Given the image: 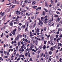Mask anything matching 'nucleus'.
Here are the masks:
<instances>
[{
  "instance_id": "1",
  "label": "nucleus",
  "mask_w": 62,
  "mask_h": 62,
  "mask_svg": "<svg viewBox=\"0 0 62 62\" xmlns=\"http://www.w3.org/2000/svg\"><path fill=\"white\" fill-rule=\"evenodd\" d=\"M17 30L16 29H15V30L13 31V32H12V33L14 35H15V32Z\"/></svg>"
},
{
  "instance_id": "2",
  "label": "nucleus",
  "mask_w": 62,
  "mask_h": 62,
  "mask_svg": "<svg viewBox=\"0 0 62 62\" xmlns=\"http://www.w3.org/2000/svg\"><path fill=\"white\" fill-rule=\"evenodd\" d=\"M38 41L37 40H36L35 41H33V42L34 43H35L36 45H38Z\"/></svg>"
},
{
  "instance_id": "3",
  "label": "nucleus",
  "mask_w": 62,
  "mask_h": 62,
  "mask_svg": "<svg viewBox=\"0 0 62 62\" xmlns=\"http://www.w3.org/2000/svg\"><path fill=\"white\" fill-rule=\"evenodd\" d=\"M21 36V35H18L17 36V37L15 39L16 40H18L19 39V36Z\"/></svg>"
},
{
  "instance_id": "4",
  "label": "nucleus",
  "mask_w": 62,
  "mask_h": 62,
  "mask_svg": "<svg viewBox=\"0 0 62 62\" xmlns=\"http://www.w3.org/2000/svg\"><path fill=\"white\" fill-rule=\"evenodd\" d=\"M39 23L40 26H42V24H43V23L41 21H40Z\"/></svg>"
},
{
  "instance_id": "5",
  "label": "nucleus",
  "mask_w": 62,
  "mask_h": 62,
  "mask_svg": "<svg viewBox=\"0 0 62 62\" xmlns=\"http://www.w3.org/2000/svg\"><path fill=\"white\" fill-rule=\"evenodd\" d=\"M0 14L1 16H4V15L5 14L4 12H3L2 13V11L0 12Z\"/></svg>"
},
{
  "instance_id": "6",
  "label": "nucleus",
  "mask_w": 62,
  "mask_h": 62,
  "mask_svg": "<svg viewBox=\"0 0 62 62\" xmlns=\"http://www.w3.org/2000/svg\"><path fill=\"white\" fill-rule=\"evenodd\" d=\"M16 14H17L18 15V14H20L21 13V12H20V11H17L16 12Z\"/></svg>"
},
{
  "instance_id": "7",
  "label": "nucleus",
  "mask_w": 62,
  "mask_h": 62,
  "mask_svg": "<svg viewBox=\"0 0 62 62\" xmlns=\"http://www.w3.org/2000/svg\"><path fill=\"white\" fill-rule=\"evenodd\" d=\"M21 29H22V27H21V26H19L18 27V30H19V31H20V30H21Z\"/></svg>"
},
{
  "instance_id": "8",
  "label": "nucleus",
  "mask_w": 62,
  "mask_h": 62,
  "mask_svg": "<svg viewBox=\"0 0 62 62\" xmlns=\"http://www.w3.org/2000/svg\"><path fill=\"white\" fill-rule=\"evenodd\" d=\"M19 51L20 52H23V51H24V49L22 48L20 49Z\"/></svg>"
},
{
  "instance_id": "9",
  "label": "nucleus",
  "mask_w": 62,
  "mask_h": 62,
  "mask_svg": "<svg viewBox=\"0 0 62 62\" xmlns=\"http://www.w3.org/2000/svg\"><path fill=\"white\" fill-rule=\"evenodd\" d=\"M39 32V28H37L36 30V32L38 33V32Z\"/></svg>"
},
{
  "instance_id": "10",
  "label": "nucleus",
  "mask_w": 62,
  "mask_h": 62,
  "mask_svg": "<svg viewBox=\"0 0 62 62\" xmlns=\"http://www.w3.org/2000/svg\"><path fill=\"white\" fill-rule=\"evenodd\" d=\"M48 25H50V24L51 23V20H50L49 21H48Z\"/></svg>"
},
{
  "instance_id": "11",
  "label": "nucleus",
  "mask_w": 62,
  "mask_h": 62,
  "mask_svg": "<svg viewBox=\"0 0 62 62\" xmlns=\"http://www.w3.org/2000/svg\"><path fill=\"white\" fill-rule=\"evenodd\" d=\"M60 39H61V38H59L58 39H57L56 40L57 41V42H59V41H58V40H60Z\"/></svg>"
},
{
  "instance_id": "12",
  "label": "nucleus",
  "mask_w": 62,
  "mask_h": 62,
  "mask_svg": "<svg viewBox=\"0 0 62 62\" xmlns=\"http://www.w3.org/2000/svg\"><path fill=\"white\" fill-rule=\"evenodd\" d=\"M10 25L11 26H12L13 25V23L12 22H10Z\"/></svg>"
},
{
  "instance_id": "13",
  "label": "nucleus",
  "mask_w": 62,
  "mask_h": 62,
  "mask_svg": "<svg viewBox=\"0 0 62 62\" xmlns=\"http://www.w3.org/2000/svg\"><path fill=\"white\" fill-rule=\"evenodd\" d=\"M24 2H25V3H23L24 4H26V3H27L28 1H27V0H25Z\"/></svg>"
},
{
  "instance_id": "14",
  "label": "nucleus",
  "mask_w": 62,
  "mask_h": 62,
  "mask_svg": "<svg viewBox=\"0 0 62 62\" xmlns=\"http://www.w3.org/2000/svg\"><path fill=\"white\" fill-rule=\"evenodd\" d=\"M28 53H26L25 54V56H27V55H28Z\"/></svg>"
},
{
  "instance_id": "15",
  "label": "nucleus",
  "mask_w": 62,
  "mask_h": 62,
  "mask_svg": "<svg viewBox=\"0 0 62 62\" xmlns=\"http://www.w3.org/2000/svg\"><path fill=\"white\" fill-rule=\"evenodd\" d=\"M35 3H36V2H35V1H33L32 3V4L33 5H35Z\"/></svg>"
},
{
  "instance_id": "16",
  "label": "nucleus",
  "mask_w": 62,
  "mask_h": 62,
  "mask_svg": "<svg viewBox=\"0 0 62 62\" xmlns=\"http://www.w3.org/2000/svg\"><path fill=\"white\" fill-rule=\"evenodd\" d=\"M60 45V46L61 47V46H62V44L61 43H59L58 44V46H59Z\"/></svg>"
},
{
  "instance_id": "17",
  "label": "nucleus",
  "mask_w": 62,
  "mask_h": 62,
  "mask_svg": "<svg viewBox=\"0 0 62 62\" xmlns=\"http://www.w3.org/2000/svg\"><path fill=\"white\" fill-rule=\"evenodd\" d=\"M53 47H51V48L50 49V50H51V51H53Z\"/></svg>"
},
{
  "instance_id": "18",
  "label": "nucleus",
  "mask_w": 62,
  "mask_h": 62,
  "mask_svg": "<svg viewBox=\"0 0 62 62\" xmlns=\"http://www.w3.org/2000/svg\"><path fill=\"white\" fill-rule=\"evenodd\" d=\"M33 46L31 47L29 49V50H32V49H33Z\"/></svg>"
},
{
  "instance_id": "19",
  "label": "nucleus",
  "mask_w": 62,
  "mask_h": 62,
  "mask_svg": "<svg viewBox=\"0 0 62 62\" xmlns=\"http://www.w3.org/2000/svg\"><path fill=\"white\" fill-rule=\"evenodd\" d=\"M45 11H44L43 12V15H44V16H45Z\"/></svg>"
},
{
  "instance_id": "20",
  "label": "nucleus",
  "mask_w": 62,
  "mask_h": 62,
  "mask_svg": "<svg viewBox=\"0 0 62 62\" xmlns=\"http://www.w3.org/2000/svg\"><path fill=\"white\" fill-rule=\"evenodd\" d=\"M45 5L46 8H47V7H48V5L47 4H45Z\"/></svg>"
},
{
  "instance_id": "21",
  "label": "nucleus",
  "mask_w": 62,
  "mask_h": 62,
  "mask_svg": "<svg viewBox=\"0 0 62 62\" xmlns=\"http://www.w3.org/2000/svg\"><path fill=\"white\" fill-rule=\"evenodd\" d=\"M51 3L52 4H54V2H53V1H52V0H51Z\"/></svg>"
},
{
  "instance_id": "22",
  "label": "nucleus",
  "mask_w": 62,
  "mask_h": 62,
  "mask_svg": "<svg viewBox=\"0 0 62 62\" xmlns=\"http://www.w3.org/2000/svg\"><path fill=\"white\" fill-rule=\"evenodd\" d=\"M46 48V46L45 45H44V46L43 47V50H44L45 48Z\"/></svg>"
},
{
  "instance_id": "23",
  "label": "nucleus",
  "mask_w": 62,
  "mask_h": 62,
  "mask_svg": "<svg viewBox=\"0 0 62 62\" xmlns=\"http://www.w3.org/2000/svg\"><path fill=\"white\" fill-rule=\"evenodd\" d=\"M49 54H52V52L50 51L49 52Z\"/></svg>"
},
{
  "instance_id": "24",
  "label": "nucleus",
  "mask_w": 62,
  "mask_h": 62,
  "mask_svg": "<svg viewBox=\"0 0 62 62\" xmlns=\"http://www.w3.org/2000/svg\"><path fill=\"white\" fill-rule=\"evenodd\" d=\"M14 3L15 4H18V2H17V1H16V0L15 1Z\"/></svg>"
},
{
  "instance_id": "25",
  "label": "nucleus",
  "mask_w": 62,
  "mask_h": 62,
  "mask_svg": "<svg viewBox=\"0 0 62 62\" xmlns=\"http://www.w3.org/2000/svg\"><path fill=\"white\" fill-rule=\"evenodd\" d=\"M44 31H46V28L44 27Z\"/></svg>"
},
{
  "instance_id": "26",
  "label": "nucleus",
  "mask_w": 62,
  "mask_h": 62,
  "mask_svg": "<svg viewBox=\"0 0 62 62\" xmlns=\"http://www.w3.org/2000/svg\"><path fill=\"white\" fill-rule=\"evenodd\" d=\"M57 21L58 22H59L60 21V18H59V17H58V19H57Z\"/></svg>"
},
{
  "instance_id": "27",
  "label": "nucleus",
  "mask_w": 62,
  "mask_h": 62,
  "mask_svg": "<svg viewBox=\"0 0 62 62\" xmlns=\"http://www.w3.org/2000/svg\"><path fill=\"white\" fill-rule=\"evenodd\" d=\"M26 15H28V16H29L30 15L28 13H27L26 14Z\"/></svg>"
},
{
  "instance_id": "28",
  "label": "nucleus",
  "mask_w": 62,
  "mask_h": 62,
  "mask_svg": "<svg viewBox=\"0 0 62 62\" xmlns=\"http://www.w3.org/2000/svg\"><path fill=\"white\" fill-rule=\"evenodd\" d=\"M25 25L22 26V27H23V28H25Z\"/></svg>"
},
{
  "instance_id": "29",
  "label": "nucleus",
  "mask_w": 62,
  "mask_h": 62,
  "mask_svg": "<svg viewBox=\"0 0 62 62\" xmlns=\"http://www.w3.org/2000/svg\"><path fill=\"white\" fill-rule=\"evenodd\" d=\"M36 23H35L33 25L34 28L35 27V26H36Z\"/></svg>"
},
{
  "instance_id": "30",
  "label": "nucleus",
  "mask_w": 62,
  "mask_h": 62,
  "mask_svg": "<svg viewBox=\"0 0 62 62\" xmlns=\"http://www.w3.org/2000/svg\"><path fill=\"white\" fill-rule=\"evenodd\" d=\"M6 26H3V28L4 29H5L6 28Z\"/></svg>"
},
{
  "instance_id": "31",
  "label": "nucleus",
  "mask_w": 62,
  "mask_h": 62,
  "mask_svg": "<svg viewBox=\"0 0 62 62\" xmlns=\"http://www.w3.org/2000/svg\"><path fill=\"white\" fill-rule=\"evenodd\" d=\"M46 42H47V41H45L44 42V44H46Z\"/></svg>"
},
{
  "instance_id": "32",
  "label": "nucleus",
  "mask_w": 62,
  "mask_h": 62,
  "mask_svg": "<svg viewBox=\"0 0 62 62\" xmlns=\"http://www.w3.org/2000/svg\"><path fill=\"white\" fill-rule=\"evenodd\" d=\"M56 13L57 14H60V13L59 12H58L57 11H56Z\"/></svg>"
},
{
  "instance_id": "33",
  "label": "nucleus",
  "mask_w": 62,
  "mask_h": 62,
  "mask_svg": "<svg viewBox=\"0 0 62 62\" xmlns=\"http://www.w3.org/2000/svg\"><path fill=\"white\" fill-rule=\"evenodd\" d=\"M54 17H58V15H56L55 16H54Z\"/></svg>"
},
{
  "instance_id": "34",
  "label": "nucleus",
  "mask_w": 62,
  "mask_h": 62,
  "mask_svg": "<svg viewBox=\"0 0 62 62\" xmlns=\"http://www.w3.org/2000/svg\"><path fill=\"white\" fill-rule=\"evenodd\" d=\"M7 54L8 55H9V52L7 53Z\"/></svg>"
},
{
  "instance_id": "35",
  "label": "nucleus",
  "mask_w": 62,
  "mask_h": 62,
  "mask_svg": "<svg viewBox=\"0 0 62 62\" xmlns=\"http://www.w3.org/2000/svg\"><path fill=\"white\" fill-rule=\"evenodd\" d=\"M57 34H59V31H57V32L56 33Z\"/></svg>"
},
{
  "instance_id": "36",
  "label": "nucleus",
  "mask_w": 62,
  "mask_h": 62,
  "mask_svg": "<svg viewBox=\"0 0 62 62\" xmlns=\"http://www.w3.org/2000/svg\"><path fill=\"white\" fill-rule=\"evenodd\" d=\"M58 37V35H57L56 36V38H57Z\"/></svg>"
},
{
  "instance_id": "37",
  "label": "nucleus",
  "mask_w": 62,
  "mask_h": 62,
  "mask_svg": "<svg viewBox=\"0 0 62 62\" xmlns=\"http://www.w3.org/2000/svg\"><path fill=\"white\" fill-rule=\"evenodd\" d=\"M36 7H37V6H33V8H36Z\"/></svg>"
},
{
  "instance_id": "38",
  "label": "nucleus",
  "mask_w": 62,
  "mask_h": 62,
  "mask_svg": "<svg viewBox=\"0 0 62 62\" xmlns=\"http://www.w3.org/2000/svg\"><path fill=\"white\" fill-rule=\"evenodd\" d=\"M50 39H51L53 40V39H54V38L53 37H51L50 38Z\"/></svg>"
},
{
  "instance_id": "39",
  "label": "nucleus",
  "mask_w": 62,
  "mask_h": 62,
  "mask_svg": "<svg viewBox=\"0 0 62 62\" xmlns=\"http://www.w3.org/2000/svg\"><path fill=\"white\" fill-rule=\"evenodd\" d=\"M39 48L40 49H42V47L41 46H39Z\"/></svg>"
},
{
  "instance_id": "40",
  "label": "nucleus",
  "mask_w": 62,
  "mask_h": 62,
  "mask_svg": "<svg viewBox=\"0 0 62 62\" xmlns=\"http://www.w3.org/2000/svg\"><path fill=\"white\" fill-rule=\"evenodd\" d=\"M56 38H54V41H55L56 40Z\"/></svg>"
},
{
  "instance_id": "41",
  "label": "nucleus",
  "mask_w": 62,
  "mask_h": 62,
  "mask_svg": "<svg viewBox=\"0 0 62 62\" xmlns=\"http://www.w3.org/2000/svg\"><path fill=\"white\" fill-rule=\"evenodd\" d=\"M50 41H48V44H50Z\"/></svg>"
},
{
  "instance_id": "42",
  "label": "nucleus",
  "mask_w": 62,
  "mask_h": 62,
  "mask_svg": "<svg viewBox=\"0 0 62 62\" xmlns=\"http://www.w3.org/2000/svg\"><path fill=\"white\" fill-rule=\"evenodd\" d=\"M23 48L24 49H26V47L25 46H24L23 47Z\"/></svg>"
},
{
  "instance_id": "43",
  "label": "nucleus",
  "mask_w": 62,
  "mask_h": 62,
  "mask_svg": "<svg viewBox=\"0 0 62 62\" xmlns=\"http://www.w3.org/2000/svg\"><path fill=\"white\" fill-rule=\"evenodd\" d=\"M18 24L19 25H22V24L21 23H19Z\"/></svg>"
},
{
  "instance_id": "44",
  "label": "nucleus",
  "mask_w": 62,
  "mask_h": 62,
  "mask_svg": "<svg viewBox=\"0 0 62 62\" xmlns=\"http://www.w3.org/2000/svg\"><path fill=\"white\" fill-rule=\"evenodd\" d=\"M47 4V1H46L45 2V5H46Z\"/></svg>"
},
{
  "instance_id": "45",
  "label": "nucleus",
  "mask_w": 62,
  "mask_h": 62,
  "mask_svg": "<svg viewBox=\"0 0 62 62\" xmlns=\"http://www.w3.org/2000/svg\"><path fill=\"white\" fill-rule=\"evenodd\" d=\"M29 48H28L26 49V50L27 51H29Z\"/></svg>"
},
{
  "instance_id": "46",
  "label": "nucleus",
  "mask_w": 62,
  "mask_h": 62,
  "mask_svg": "<svg viewBox=\"0 0 62 62\" xmlns=\"http://www.w3.org/2000/svg\"><path fill=\"white\" fill-rule=\"evenodd\" d=\"M48 23V21H45L44 23Z\"/></svg>"
},
{
  "instance_id": "47",
  "label": "nucleus",
  "mask_w": 62,
  "mask_h": 62,
  "mask_svg": "<svg viewBox=\"0 0 62 62\" xmlns=\"http://www.w3.org/2000/svg\"><path fill=\"white\" fill-rule=\"evenodd\" d=\"M47 16H46L45 17V19H47Z\"/></svg>"
},
{
  "instance_id": "48",
  "label": "nucleus",
  "mask_w": 62,
  "mask_h": 62,
  "mask_svg": "<svg viewBox=\"0 0 62 62\" xmlns=\"http://www.w3.org/2000/svg\"><path fill=\"white\" fill-rule=\"evenodd\" d=\"M28 56H29V57H30V53H29Z\"/></svg>"
},
{
  "instance_id": "49",
  "label": "nucleus",
  "mask_w": 62,
  "mask_h": 62,
  "mask_svg": "<svg viewBox=\"0 0 62 62\" xmlns=\"http://www.w3.org/2000/svg\"><path fill=\"white\" fill-rule=\"evenodd\" d=\"M15 6V5H13V6L12 7V8H14V7Z\"/></svg>"
},
{
  "instance_id": "50",
  "label": "nucleus",
  "mask_w": 62,
  "mask_h": 62,
  "mask_svg": "<svg viewBox=\"0 0 62 62\" xmlns=\"http://www.w3.org/2000/svg\"><path fill=\"white\" fill-rule=\"evenodd\" d=\"M31 19L33 20V19H34V17H31Z\"/></svg>"
},
{
  "instance_id": "51",
  "label": "nucleus",
  "mask_w": 62,
  "mask_h": 62,
  "mask_svg": "<svg viewBox=\"0 0 62 62\" xmlns=\"http://www.w3.org/2000/svg\"><path fill=\"white\" fill-rule=\"evenodd\" d=\"M25 41H26V42H27L28 41V40L26 39H25Z\"/></svg>"
},
{
  "instance_id": "52",
  "label": "nucleus",
  "mask_w": 62,
  "mask_h": 62,
  "mask_svg": "<svg viewBox=\"0 0 62 62\" xmlns=\"http://www.w3.org/2000/svg\"><path fill=\"white\" fill-rule=\"evenodd\" d=\"M48 54V52L46 51V53H45V54Z\"/></svg>"
},
{
  "instance_id": "53",
  "label": "nucleus",
  "mask_w": 62,
  "mask_h": 62,
  "mask_svg": "<svg viewBox=\"0 0 62 62\" xmlns=\"http://www.w3.org/2000/svg\"><path fill=\"white\" fill-rule=\"evenodd\" d=\"M23 12H24L23 11H22V12H21V14H23Z\"/></svg>"
},
{
  "instance_id": "54",
  "label": "nucleus",
  "mask_w": 62,
  "mask_h": 62,
  "mask_svg": "<svg viewBox=\"0 0 62 62\" xmlns=\"http://www.w3.org/2000/svg\"><path fill=\"white\" fill-rule=\"evenodd\" d=\"M45 10L46 12H47V9H45Z\"/></svg>"
},
{
  "instance_id": "55",
  "label": "nucleus",
  "mask_w": 62,
  "mask_h": 62,
  "mask_svg": "<svg viewBox=\"0 0 62 62\" xmlns=\"http://www.w3.org/2000/svg\"><path fill=\"white\" fill-rule=\"evenodd\" d=\"M18 46H20V42H18Z\"/></svg>"
},
{
  "instance_id": "56",
  "label": "nucleus",
  "mask_w": 62,
  "mask_h": 62,
  "mask_svg": "<svg viewBox=\"0 0 62 62\" xmlns=\"http://www.w3.org/2000/svg\"><path fill=\"white\" fill-rule=\"evenodd\" d=\"M16 52H14V55H15V54H16Z\"/></svg>"
},
{
  "instance_id": "57",
  "label": "nucleus",
  "mask_w": 62,
  "mask_h": 62,
  "mask_svg": "<svg viewBox=\"0 0 62 62\" xmlns=\"http://www.w3.org/2000/svg\"><path fill=\"white\" fill-rule=\"evenodd\" d=\"M30 61H32V62L33 61V60H32V58H30Z\"/></svg>"
},
{
  "instance_id": "58",
  "label": "nucleus",
  "mask_w": 62,
  "mask_h": 62,
  "mask_svg": "<svg viewBox=\"0 0 62 62\" xmlns=\"http://www.w3.org/2000/svg\"><path fill=\"white\" fill-rule=\"evenodd\" d=\"M43 29H42L41 30V33H42V31H43Z\"/></svg>"
},
{
  "instance_id": "59",
  "label": "nucleus",
  "mask_w": 62,
  "mask_h": 62,
  "mask_svg": "<svg viewBox=\"0 0 62 62\" xmlns=\"http://www.w3.org/2000/svg\"><path fill=\"white\" fill-rule=\"evenodd\" d=\"M30 36V37H32V36H33V35L32 34H31Z\"/></svg>"
},
{
  "instance_id": "60",
  "label": "nucleus",
  "mask_w": 62,
  "mask_h": 62,
  "mask_svg": "<svg viewBox=\"0 0 62 62\" xmlns=\"http://www.w3.org/2000/svg\"><path fill=\"white\" fill-rule=\"evenodd\" d=\"M37 35V34H36V33L35 32L34 33V35Z\"/></svg>"
},
{
  "instance_id": "61",
  "label": "nucleus",
  "mask_w": 62,
  "mask_h": 62,
  "mask_svg": "<svg viewBox=\"0 0 62 62\" xmlns=\"http://www.w3.org/2000/svg\"><path fill=\"white\" fill-rule=\"evenodd\" d=\"M52 26H54V23H53L52 24Z\"/></svg>"
},
{
  "instance_id": "62",
  "label": "nucleus",
  "mask_w": 62,
  "mask_h": 62,
  "mask_svg": "<svg viewBox=\"0 0 62 62\" xmlns=\"http://www.w3.org/2000/svg\"><path fill=\"white\" fill-rule=\"evenodd\" d=\"M61 10V9H57V10Z\"/></svg>"
},
{
  "instance_id": "63",
  "label": "nucleus",
  "mask_w": 62,
  "mask_h": 62,
  "mask_svg": "<svg viewBox=\"0 0 62 62\" xmlns=\"http://www.w3.org/2000/svg\"><path fill=\"white\" fill-rule=\"evenodd\" d=\"M6 46V45L5 44L4 45V48H5Z\"/></svg>"
},
{
  "instance_id": "64",
  "label": "nucleus",
  "mask_w": 62,
  "mask_h": 62,
  "mask_svg": "<svg viewBox=\"0 0 62 62\" xmlns=\"http://www.w3.org/2000/svg\"><path fill=\"white\" fill-rule=\"evenodd\" d=\"M25 38H26V35H25L24 36Z\"/></svg>"
}]
</instances>
